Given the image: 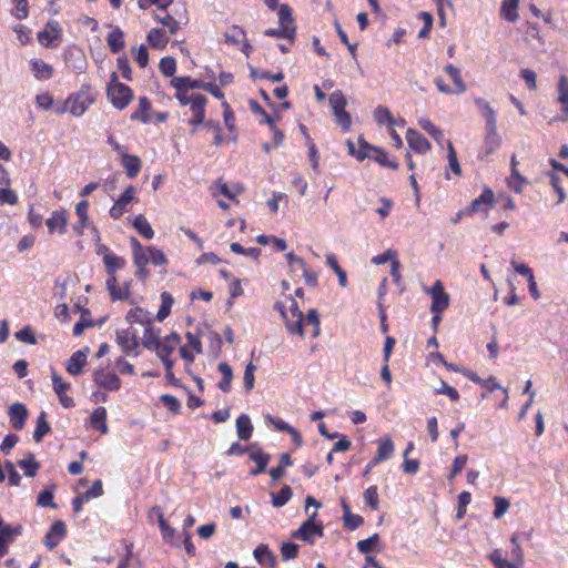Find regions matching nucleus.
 I'll use <instances>...</instances> for the list:
<instances>
[{
  "instance_id": "f257e3e1",
  "label": "nucleus",
  "mask_w": 568,
  "mask_h": 568,
  "mask_svg": "<svg viewBox=\"0 0 568 568\" xmlns=\"http://www.w3.org/2000/svg\"><path fill=\"white\" fill-rule=\"evenodd\" d=\"M97 97L92 92V87L90 84H83L78 92L69 94L62 104L57 105L54 112L59 115L69 112L71 115L79 118L87 112Z\"/></svg>"
},
{
  "instance_id": "f03ea898",
  "label": "nucleus",
  "mask_w": 568,
  "mask_h": 568,
  "mask_svg": "<svg viewBox=\"0 0 568 568\" xmlns=\"http://www.w3.org/2000/svg\"><path fill=\"white\" fill-rule=\"evenodd\" d=\"M288 308L280 302L274 305V308L278 311L283 317L287 332L292 335H300L303 337L305 335L304 314L294 298L288 297Z\"/></svg>"
},
{
  "instance_id": "7ed1b4c3",
  "label": "nucleus",
  "mask_w": 568,
  "mask_h": 568,
  "mask_svg": "<svg viewBox=\"0 0 568 568\" xmlns=\"http://www.w3.org/2000/svg\"><path fill=\"white\" fill-rule=\"evenodd\" d=\"M106 95L112 105L122 111L132 102L134 92L129 85L119 82L116 73L113 72L106 87Z\"/></svg>"
},
{
  "instance_id": "20e7f679",
  "label": "nucleus",
  "mask_w": 568,
  "mask_h": 568,
  "mask_svg": "<svg viewBox=\"0 0 568 568\" xmlns=\"http://www.w3.org/2000/svg\"><path fill=\"white\" fill-rule=\"evenodd\" d=\"M446 73L449 75L454 83V88L447 85L443 78L437 77L434 79V84L437 90L444 94H462L466 91L467 87L463 80L460 70L454 64H447L445 67Z\"/></svg>"
},
{
  "instance_id": "39448f33",
  "label": "nucleus",
  "mask_w": 568,
  "mask_h": 568,
  "mask_svg": "<svg viewBox=\"0 0 568 568\" xmlns=\"http://www.w3.org/2000/svg\"><path fill=\"white\" fill-rule=\"evenodd\" d=\"M316 517L317 513H312L308 519L304 521L298 529L292 532V537L295 539L306 541L311 545L314 544L316 537H323L324 526L322 523L315 524Z\"/></svg>"
},
{
  "instance_id": "423d86ee",
  "label": "nucleus",
  "mask_w": 568,
  "mask_h": 568,
  "mask_svg": "<svg viewBox=\"0 0 568 568\" xmlns=\"http://www.w3.org/2000/svg\"><path fill=\"white\" fill-rule=\"evenodd\" d=\"M424 292L432 298V313H444L448 308L450 297L440 280L435 281L432 287L425 286Z\"/></svg>"
},
{
  "instance_id": "0eeeda50",
  "label": "nucleus",
  "mask_w": 568,
  "mask_h": 568,
  "mask_svg": "<svg viewBox=\"0 0 568 568\" xmlns=\"http://www.w3.org/2000/svg\"><path fill=\"white\" fill-rule=\"evenodd\" d=\"M329 104L335 115L336 122L343 128L344 131H348L352 124L351 115L345 111L347 101L341 90H336L329 95Z\"/></svg>"
},
{
  "instance_id": "6e6552de",
  "label": "nucleus",
  "mask_w": 568,
  "mask_h": 568,
  "mask_svg": "<svg viewBox=\"0 0 568 568\" xmlns=\"http://www.w3.org/2000/svg\"><path fill=\"white\" fill-rule=\"evenodd\" d=\"M130 244L132 247L133 264L136 267L135 275L140 281L145 282L150 276V271L146 268L148 260L145 247L134 236L130 239Z\"/></svg>"
},
{
  "instance_id": "1a4fd4ad",
  "label": "nucleus",
  "mask_w": 568,
  "mask_h": 568,
  "mask_svg": "<svg viewBox=\"0 0 568 568\" xmlns=\"http://www.w3.org/2000/svg\"><path fill=\"white\" fill-rule=\"evenodd\" d=\"M69 217V212L64 207L52 211L45 220L49 235H64L68 231Z\"/></svg>"
},
{
  "instance_id": "9d476101",
  "label": "nucleus",
  "mask_w": 568,
  "mask_h": 568,
  "mask_svg": "<svg viewBox=\"0 0 568 568\" xmlns=\"http://www.w3.org/2000/svg\"><path fill=\"white\" fill-rule=\"evenodd\" d=\"M138 201L139 200L135 196V187L133 185H129L110 209V217L114 221L121 219L128 211V205Z\"/></svg>"
},
{
  "instance_id": "9b49d317",
  "label": "nucleus",
  "mask_w": 568,
  "mask_h": 568,
  "mask_svg": "<svg viewBox=\"0 0 568 568\" xmlns=\"http://www.w3.org/2000/svg\"><path fill=\"white\" fill-rule=\"evenodd\" d=\"M206 104L207 99L203 94H195L192 102L189 103L192 118L189 119L187 123L193 128L192 133H194L197 126L204 122Z\"/></svg>"
},
{
  "instance_id": "f8f14e48",
  "label": "nucleus",
  "mask_w": 568,
  "mask_h": 568,
  "mask_svg": "<svg viewBox=\"0 0 568 568\" xmlns=\"http://www.w3.org/2000/svg\"><path fill=\"white\" fill-rule=\"evenodd\" d=\"M115 342L124 355L134 357L139 355L138 337L129 329L116 331Z\"/></svg>"
},
{
  "instance_id": "ddd939ff",
  "label": "nucleus",
  "mask_w": 568,
  "mask_h": 568,
  "mask_svg": "<svg viewBox=\"0 0 568 568\" xmlns=\"http://www.w3.org/2000/svg\"><path fill=\"white\" fill-rule=\"evenodd\" d=\"M67 536V525L62 520L54 521L43 538V545L52 550L54 549Z\"/></svg>"
},
{
  "instance_id": "4468645a",
  "label": "nucleus",
  "mask_w": 568,
  "mask_h": 568,
  "mask_svg": "<svg viewBox=\"0 0 568 568\" xmlns=\"http://www.w3.org/2000/svg\"><path fill=\"white\" fill-rule=\"evenodd\" d=\"M131 281H125L121 285H118V277L113 280H106L105 286L111 301H128L131 296Z\"/></svg>"
},
{
  "instance_id": "2eb2a0df",
  "label": "nucleus",
  "mask_w": 568,
  "mask_h": 568,
  "mask_svg": "<svg viewBox=\"0 0 568 568\" xmlns=\"http://www.w3.org/2000/svg\"><path fill=\"white\" fill-rule=\"evenodd\" d=\"M52 386L55 394L59 397L60 404L64 408H71L75 405L74 399L71 396L67 395V392L70 389V383H67L62 379L60 375H58L54 371L52 373Z\"/></svg>"
},
{
  "instance_id": "dca6fc26",
  "label": "nucleus",
  "mask_w": 568,
  "mask_h": 568,
  "mask_svg": "<svg viewBox=\"0 0 568 568\" xmlns=\"http://www.w3.org/2000/svg\"><path fill=\"white\" fill-rule=\"evenodd\" d=\"M95 384L109 392H115L121 387V379L115 373L106 372L104 369L95 371L93 373Z\"/></svg>"
},
{
  "instance_id": "f3484780",
  "label": "nucleus",
  "mask_w": 568,
  "mask_h": 568,
  "mask_svg": "<svg viewBox=\"0 0 568 568\" xmlns=\"http://www.w3.org/2000/svg\"><path fill=\"white\" fill-rule=\"evenodd\" d=\"M248 457L256 464V468L250 471L251 476H257L265 471L266 466L271 459L270 454L263 452L257 444L251 445V450L248 452Z\"/></svg>"
},
{
  "instance_id": "a211bd4d",
  "label": "nucleus",
  "mask_w": 568,
  "mask_h": 568,
  "mask_svg": "<svg viewBox=\"0 0 568 568\" xmlns=\"http://www.w3.org/2000/svg\"><path fill=\"white\" fill-rule=\"evenodd\" d=\"M501 144V138L497 132V122L486 123V134L484 138L485 155L493 154Z\"/></svg>"
},
{
  "instance_id": "6ab92c4d",
  "label": "nucleus",
  "mask_w": 568,
  "mask_h": 568,
  "mask_svg": "<svg viewBox=\"0 0 568 568\" xmlns=\"http://www.w3.org/2000/svg\"><path fill=\"white\" fill-rule=\"evenodd\" d=\"M406 141L408 146L416 153L424 154L432 149L429 141L414 129H408L406 132Z\"/></svg>"
},
{
  "instance_id": "aec40b11",
  "label": "nucleus",
  "mask_w": 568,
  "mask_h": 568,
  "mask_svg": "<svg viewBox=\"0 0 568 568\" xmlns=\"http://www.w3.org/2000/svg\"><path fill=\"white\" fill-rule=\"evenodd\" d=\"M362 148H368L369 152H372V155L369 156V160L381 164L382 166H385V168H388V169H392V170H397L398 169L397 161L396 160H390L388 158L387 152L384 149L371 145L367 142H363L362 143Z\"/></svg>"
},
{
  "instance_id": "412c9836",
  "label": "nucleus",
  "mask_w": 568,
  "mask_h": 568,
  "mask_svg": "<svg viewBox=\"0 0 568 568\" xmlns=\"http://www.w3.org/2000/svg\"><path fill=\"white\" fill-rule=\"evenodd\" d=\"M180 343V335L175 332H172L171 334L166 335L163 341H159V344L154 351L159 357H171Z\"/></svg>"
},
{
  "instance_id": "4be33fe9",
  "label": "nucleus",
  "mask_w": 568,
  "mask_h": 568,
  "mask_svg": "<svg viewBox=\"0 0 568 568\" xmlns=\"http://www.w3.org/2000/svg\"><path fill=\"white\" fill-rule=\"evenodd\" d=\"M22 527L20 525L11 527L9 525L0 528V558L4 557L9 551V545L16 536L21 535Z\"/></svg>"
},
{
  "instance_id": "5701e85b",
  "label": "nucleus",
  "mask_w": 568,
  "mask_h": 568,
  "mask_svg": "<svg viewBox=\"0 0 568 568\" xmlns=\"http://www.w3.org/2000/svg\"><path fill=\"white\" fill-rule=\"evenodd\" d=\"M9 417L11 426L17 430H21L24 427L28 417V409L26 405L22 403L12 404L9 407Z\"/></svg>"
},
{
  "instance_id": "b1692460",
  "label": "nucleus",
  "mask_w": 568,
  "mask_h": 568,
  "mask_svg": "<svg viewBox=\"0 0 568 568\" xmlns=\"http://www.w3.org/2000/svg\"><path fill=\"white\" fill-rule=\"evenodd\" d=\"M395 446L392 438L386 435L377 440V452L372 459L373 465H377L392 457Z\"/></svg>"
},
{
  "instance_id": "393cba45",
  "label": "nucleus",
  "mask_w": 568,
  "mask_h": 568,
  "mask_svg": "<svg viewBox=\"0 0 568 568\" xmlns=\"http://www.w3.org/2000/svg\"><path fill=\"white\" fill-rule=\"evenodd\" d=\"M152 103L148 97H140L138 108L131 113V121H138L143 124L151 122Z\"/></svg>"
},
{
  "instance_id": "a878e982",
  "label": "nucleus",
  "mask_w": 568,
  "mask_h": 568,
  "mask_svg": "<svg viewBox=\"0 0 568 568\" xmlns=\"http://www.w3.org/2000/svg\"><path fill=\"white\" fill-rule=\"evenodd\" d=\"M89 201L82 200L75 205V214L79 217V221L73 224V231L78 236H82L84 230L89 226Z\"/></svg>"
},
{
  "instance_id": "bb28decb",
  "label": "nucleus",
  "mask_w": 568,
  "mask_h": 568,
  "mask_svg": "<svg viewBox=\"0 0 568 568\" xmlns=\"http://www.w3.org/2000/svg\"><path fill=\"white\" fill-rule=\"evenodd\" d=\"M494 202V193L486 189L483 193L470 202V205L466 209L467 214L477 213L480 211H487Z\"/></svg>"
},
{
  "instance_id": "cd10ccee",
  "label": "nucleus",
  "mask_w": 568,
  "mask_h": 568,
  "mask_svg": "<svg viewBox=\"0 0 568 568\" xmlns=\"http://www.w3.org/2000/svg\"><path fill=\"white\" fill-rule=\"evenodd\" d=\"M255 560L265 568H275L277 565L276 556L267 545L261 544L253 551Z\"/></svg>"
},
{
  "instance_id": "c85d7f7f",
  "label": "nucleus",
  "mask_w": 568,
  "mask_h": 568,
  "mask_svg": "<svg viewBox=\"0 0 568 568\" xmlns=\"http://www.w3.org/2000/svg\"><path fill=\"white\" fill-rule=\"evenodd\" d=\"M30 67L37 80H49L54 74L53 67L41 59H31Z\"/></svg>"
},
{
  "instance_id": "c756f323",
  "label": "nucleus",
  "mask_w": 568,
  "mask_h": 568,
  "mask_svg": "<svg viewBox=\"0 0 568 568\" xmlns=\"http://www.w3.org/2000/svg\"><path fill=\"white\" fill-rule=\"evenodd\" d=\"M103 264L108 274L106 280H113L116 278V272L126 265V260L113 252L104 258Z\"/></svg>"
},
{
  "instance_id": "7c9ffc66",
  "label": "nucleus",
  "mask_w": 568,
  "mask_h": 568,
  "mask_svg": "<svg viewBox=\"0 0 568 568\" xmlns=\"http://www.w3.org/2000/svg\"><path fill=\"white\" fill-rule=\"evenodd\" d=\"M87 363V352L79 349L67 361L65 369L70 375H79Z\"/></svg>"
},
{
  "instance_id": "2f4dec72",
  "label": "nucleus",
  "mask_w": 568,
  "mask_h": 568,
  "mask_svg": "<svg viewBox=\"0 0 568 568\" xmlns=\"http://www.w3.org/2000/svg\"><path fill=\"white\" fill-rule=\"evenodd\" d=\"M463 374L471 382L480 385L481 387L486 388L487 392L489 393H493L495 390H498L499 388H501V385L498 383V381L496 379V377L494 376H490L486 379H483L481 377H479V375L474 372V371H470V369H465L463 372Z\"/></svg>"
},
{
  "instance_id": "473e14b6",
  "label": "nucleus",
  "mask_w": 568,
  "mask_h": 568,
  "mask_svg": "<svg viewBox=\"0 0 568 568\" xmlns=\"http://www.w3.org/2000/svg\"><path fill=\"white\" fill-rule=\"evenodd\" d=\"M106 417H108L106 408L103 406H99L98 408H95L93 410V413L90 416V426L93 429L99 430L103 435L108 434L109 427L106 424Z\"/></svg>"
},
{
  "instance_id": "72a5a7b5",
  "label": "nucleus",
  "mask_w": 568,
  "mask_h": 568,
  "mask_svg": "<svg viewBox=\"0 0 568 568\" xmlns=\"http://www.w3.org/2000/svg\"><path fill=\"white\" fill-rule=\"evenodd\" d=\"M121 163L129 179H134L139 175L142 163L138 155H132L126 152L121 156Z\"/></svg>"
},
{
  "instance_id": "f704fd0d",
  "label": "nucleus",
  "mask_w": 568,
  "mask_h": 568,
  "mask_svg": "<svg viewBox=\"0 0 568 568\" xmlns=\"http://www.w3.org/2000/svg\"><path fill=\"white\" fill-rule=\"evenodd\" d=\"M148 43L156 50H164L169 43V37L163 29L152 28L146 36Z\"/></svg>"
},
{
  "instance_id": "c9c22d12",
  "label": "nucleus",
  "mask_w": 568,
  "mask_h": 568,
  "mask_svg": "<svg viewBox=\"0 0 568 568\" xmlns=\"http://www.w3.org/2000/svg\"><path fill=\"white\" fill-rule=\"evenodd\" d=\"M125 320L129 324H140L144 328L152 325L150 313L139 306L131 308L126 313Z\"/></svg>"
},
{
  "instance_id": "e433bc0d",
  "label": "nucleus",
  "mask_w": 568,
  "mask_h": 568,
  "mask_svg": "<svg viewBox=\"0 0 568 568\" xmlns=\"http://www.w3.org/2000/svg\"><path fill=\"white\" fill-rule=\"evenodd\" d=\"M153 18L156 22L161 23L164 28H168L170 34H175L180 28L181 23L170 13L165 11H154Z\"/></svg>"
},
{
  "instance_id": "4c0bfd02",
  "label": "nucleus",
  "mask_w": 568,
  "mask_h": 568,
  "mask_svg": "<svg viewBox=\"0 0 568 568\" xmlns=\"http://www.w3.org/2000/svg\"><path fill=\"white\" fill-rule=\"evenodd\" d=\"M135 231L144 239L151 240L154 237V230L143 214H138L133 219H129Z\"/></svg>"
},
{
  "instance_id": "58836bf2",
  "label": "nucleus",
  "mask_w": 568,
  "mask_h": 568,
  "mask_svg": "<svg viewBox=\"0 0 568 568\" xmlns=\"http://www.w3.org/2000/svg\"><path fill=\"white\" fill-rule=\"evenodd\" d=\"M236 433L241 440H248L252 437L253 434V425L251 423V419L248 415L241 414L236 418Z\"/></svg>"
},
{
  "instance_id": "ea45409f",
  "label": "nucleus",
  "mask_w": 568,
  "mask_h": 568,
  "mask_svg": "<svg viewBox=\"0 0 568 568\" xmlns=\"http://www.w3.org/2000/svg\"><path fill=\"white\" fill-rule=\"evenodd\" d=\"M106 42L112 53H119L125 47L123 31L119 27H115L113 31L108 34Z\"/></svg>"
},
{
  "instance_id": "a19ab883",
  "label": "nucleus",
  "mask_w": 568,
  "mask_h": 568,
  "mask_svg": "<svg viewBox=\"0 0 568 568\" xmlns=\"http://www.w3.org/2000/svg\"><path fill=\"white\" fill-rule=\"evenodd\" d=\"M217 369L222 374V379L217 384L220 390L223 393L231 392L233 379L232 367L226 362H222L219 364Z\"/></svg>"
},
{
  "instance_id": "79ce46f5",
  "label": "nucleus",
  "mask_w": 568,
  "mask_h": 568,
  "mask_svg": "<svg viewBox=\"0 0 568 568\" xmlns=\"http://www.w3.org/2000/svg\"><path fill=\"white\" fill-rule=\"evenodd\" d=\"M518 0H503L500 8V17L508 22L518 20Z\"/></svg>"
},
{
  "instance_id": "37998d69",
  "label": "nucleus",
  "mask_w": 568,
  "mask_h": 568,
  "mask_svg": "<svg viewBox=\"0 0 568 568\" xmlns=\"http://www.w3.org/2000/svg\"><path fill=\"white\" fill-rule=\"evenodd\" d=\"M148 264H153L155 266H166L169 264V260L164 252L155 246L145 247Z\"/></svg>"
},
{
  "instance_id": "c03bdc74",
  "label": "nucleus",
  "mask_w": 568,
  "mask_h": 568,
  "mask_svg": "<svg viewBox=\"0 0 568 568\" xmlns=\"http://www.w3.org/2000/svg\"><path fill=\"white\" fill-rule=\"evenodd\" d=\"M304 325L311 327V336L316 338L321 334V321L320 314L316 308H311L307 311V314L304 316Z\"/></svg>"
},
{
  "instance_id": "a18cd8bd",
  "label": "nucleus",
  "mask_w": 568,
  "mask_h": 568,
  "mask_svg": "<svg viewBox=\"0 0 568 568\" xmlns=\"http://www.w3.org/2000/svg\"><path fill=\"white\" fill-rule=\"evenodd\" d=\"M47 413L41 412L37 418L36 429L33 432V439L37 443H40L44 436H47L51 432V426L45 419Z\"/></svg>"
},
{
  "instance_id": "49530a36",
  "label": "nucleus",
  "mask_w": 568,
  "mask_h": 568,
  "mask_svg": "<svg viewBox=\"0 0 568 568\" xmlns=\"http://www.w3.org/2000/svg\"><path fill=\"white\" fill-rule=\"evenodd\" d=\"M266 37L278 38V39H288L293 40L296 34V27H283L278 28H270L264 31Z\"/></svg>"
},
{
  "instance_id": "de8ad7c7",
  "label": "nucleus",
  "mask_w": 568,
  "mask_h": 568,
  "mask_svg": "<svg viewBox=\"0 0 568 568\" xmlns=\"http://www.w3.org/2000/svg\"><path fill=\"white\" fill-rule=\"evenodd\" d=\"M161 306L156 314V320L159 322L164 321L171 313V308L174 304L173 296L169 292H162L161 295Z\"/></svg>"
},
{
  "instance_id": "09e8293b",
  "label": "nucleus",
  "mask_w": 568,
  "mask_h": 568,
  "mask_svg": "<svg viewBox=\"0 0 568 568\" xmlns=\"http://www.w3.org/2000/svg\"><path fill=\"white\" fill-rule=\"evenodd\" d=\"M379 540H381L379 535L373 534L371 537L357 541V545H356L357 550L361 554H369L372 551L379 552L381 549L377 548Z\"/></svg>"
},
{
  "instance_id": "8fccbe9b",
  "label": "nucleus",
  "mask_w": 568,
  "mask_h": 568,
  "mask_svg": "<svg viewBox=\"0 0 568 568\" xmlns=\"http://www.w3.org/2000/svg\"><path fill=\"white\" fill-rule=\"evenodd\" d=\"M558 102L562 105L561 110L565 116L568 118V79L566 75H560L558 80Z\"/></svg>"
},
{
  "instance_id": "3c124183",
  "label": "nucleus",
  "mask_w": 568,
  "mask_h": 568,
  "mask_svg": "<svg viewBox=\"0 0 568 568\" xmlns=\"http://www.w3.org/2000/svg\"><path fill=\"white\" fill-rule=\"evenodd\" d=\"M205 81L200 79H192L191 77H173L170 84H176L183 88L189 89L190 91L192 89H204Z\"/></svg>"
},
{
  "instance_id": "603ef678",
  "label": "nucleus",
  "mask_w": 568,
  "mask_h": 568,
  "mask_svg": "<svg viewBox=\"0 0 568 568\" xmlns=\"http://www.w3.org/2000/svg\"><path fill=\"white\" fill-rule=\"evenodd\" d=\"M419 126L426 131L437 143H442L444 140V132L436 126L429 119H419Z\"/></svg>"
},
{
  "instance_id": "864d4df0",
  "label": "nucleus",
  "mask_w": 568,
  "mask_h": 568,
  "mask_svg": "<svg viewBox=\"0 0 568 568\" xmlns=\"http://www.w3.org/2000/svg\"><path fill=\"white\" fill-rule=\"evenodd\" d=\"M54 489H55V485H51L50 488H47V489L42 490L38 495L37 505L39 507H43V508H53V509H55L58 506L54 503V494H53Z\"/></svg>"
},
{
  "instance_id": "5fc2aeb1",
  "label": "nucleus",
  "mask_w": 568,
  "mask_h": 568,
  "mask_svg": "<svg viewBox=\"0 0 568 568\" xmlns=\"http://www.w3.org/2000/svg\"><path fill=\"white\" fill-rule=\"evenodd\" d=\"M18 465L28 477H34L40 468V464L36 460L33 454H30L27 458L19 460Z\"/></svg>"
},
{
  "instance_id": "6e6d98bb",
  "label": "nucleus",
  "mask_w": 568,
  "mask_h": 568,
  "mask_svg": "<svg viewBox=\"0 0 568 568\" xmlns=\"http://www.w3.org/2000/svg\"><path fill=\"white\" fill-rule=\"evenodd\" d=\"M159 341H160L159 332H155L153 325H150L144 328L142 345L145 348H148L150 351H154L159 344Z\"/></svg>"
},
{
  "instance_id": "4d7b16f0",
  "label": "nucleus",
  "mask_w": 568,
  "mask_h": 568,
  "mask_svg": "<svg viewBox=\"0 0 568 568\" xmlns=\"http://www.w3.org/2000/svg\"><path fill=\"white\" fill-rule=\"evenodd\" d=\"M293 490L288 485H284L278 493L272 495V505L276 508L285 506L292 498Z\"/></svg>"
},
{
  "instance_id": "13d9d810",
  "label": "nucleus",
  "mask_w": 568,
  "mask_h": 568,
  "mask_svg": "<svg viewBox=\"0 0 568 568\" xmlns=\"http://www.w3.org/2000/svg\"><path fill=\"white\" fill-rule=\"evenodd\" d=\"M475 103L477 104V106L481 111V113H483V115H484V118L486 120V123H495V122H497V120H496V112L490 106L489 102H487L483 98H476L475 99Z\"/></svg>"
},
{
  "instance_id": "bf43d9fd",
  "label": "nucleus",
  "mask_w": 568,
  "mask_h": 568,
  "mask_svg": "<svg viewBox=\"0 0 568 568\" xmlns=\"http://www.w3.org/2000/svg\"><path fill=\"white\" fill-rule=\"evenodd\" d=\"M93 325V321L90 318V311L84 308L81 313V320L74 324L72 333L74 336H80L85 328L92 327Z\"/></svg>"
},
{
  "instance_id": "052dcab7",
  "label": "nucleus",
  "mask_w": 568,
  "mask_h": 568,
  "mask_svg": "<svg viewBox=\"0 0 568 568\" xmlns=\"http://www.w3.org/2000/svg\"><path fill=\"white\" fill-rule=\"evenodd\" d=\"M528 183V180L519 173L517 168L511 170L510 178L508 179V185L513 191L520 193L523 191V185Z\"/></svg>"
},
{
  "instance_id": "680f3d73",
  "label": "nucleus",
  "mask_w": 568,
  "mask_h": 568,
  "mask_svg": "<svg viewBox=\"0 0 568 568\" xmlns=\"http://www.w3.org/2000/svg\"><path fill=\"white\" fill-rule=\"evenodd\" d=\"M278 23L283 27H295L292 9L286 3L278 7Z\"/></svg>"
},
{
  "instance_id": "e2e57ef3",
  "label": "nucleus",
  "mask_w": 568,
  "mask_h": 568,
  "mask_svg": "<svg viewBox=\"0 0 568 568\" xmlns=\"http://www.w3.org/2000/svg\"><path fill=\"white\" fill-rule=\"evenodd\" d=\"M447 149H448L447 158H448L449 169L452 170V172L455 175L460 176L462 175V168H460V164L458 162L457 153L455 151V148H454V145H453V143L450 141H447Z\"/></svg>"
},
{
  "instance_id": "0e129e2a",
  "label": "nucleus",
  "mask_w": 568,
  "mask_h": 568,
  "mask_svg": "<svg viewBox=\"0 0 568 568\" xmlns=\"http://www.w3.org/2000/svg\"><path fill=\"white\" fill-rule=\"evenodd\" d=\"M255 371H256V366L252 362H250L245 367L243 382H244V387H245L246 393H250L254 388Z\"/></svg>"
},
{
  "instance_id": "69168bd1",
  "label": "nucleus",
  "mask_w": 568,
  "mask_h": 568,
  "mask_svg": "<svg viewBox=\"0 0 568 568\" xmlns=\"http://www.w3.org/2000/svg\"><path fill=\"white\" fill-rule=\"evenodd\" d=\"M172 88L175 89V99L179 101V103L183 106L187 105L192 102V99L196 93H190V90L176 84H171Z\"/></svg>"
},
{
  "instance_id": "338daca9",
  "label": "nucleus",
  "mask_w": 568,
  "mask_h": 568,
  "mask_svg": "<svg viewBox=\"0 0 568 568\" xmlns=\"http://www.w3.org/2000/svg\"><path fill=\"white\" fill-rule=\"evenodd\" d=\"M160 71L165 77H173L176 71V61L173 57H164L159 63Z\"/></svg>"
},
{
  "instance_id": "774afa93",
  "label": "nucleus",
  "mask_w": 568,
  "mask_h": 568,
  "mask_svg": "<svg viewBox=\"0 0 568 568\" xmlns=\"http://www.w3.org/2000/svg\"><path fill=\"white\" fill-rule=\"evenodd\" d=\"M14 336L18 341L29 345H36L38 343L34 332L30 326H24L16 332Z\"/></svg>"
}]
</instances>
